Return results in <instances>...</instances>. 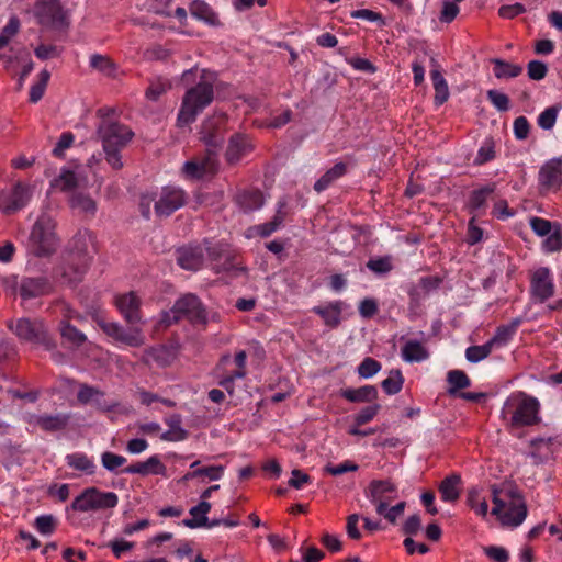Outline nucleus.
I'll return each instance as SVG.
<instances>
[{
  "instance_id": "6ab92c4d",
  "label": "nucleus",
  "mask_w": 562,
  "mask_h": 562,
  "mask_svg": "<svg viewBox=\"0 0 562 562\" xmlns=\"http://www.w3.org/2000/svg\"><path fill=\"white\" fill-rule=\"evenodd\" d=\"M53 286L46 277L24 278L20 283V295L24 299H33L46 295Z\"/></svg>"
},
{
  "instance_id": "1a4fd4ad",
  "label": "nucleus",
  "mask_w": 562,
  "mask_h": 562,
  "mask_svg": "<svg viewBox=\"0 0 562 562\" xmlns=\"http://www.w3.org/2000/svg\"><path fill=\"white\" fill-rule=\"evenodd\" d=\"M9 327L22 341L43 345L47 349L54 347L47 328L41 319L19 318L15 323L11 322Z\"/></svg>"
},
{
  "instance_id": "58836bf2",
  "label": "nucleus",
  "mask_w": 562,
  "mask_h": 562,
  "mask_svg": "<svg viewBox=\"0 0 562 562\" xmlns=\"http://www.w3.org/2000/svg\"><path fill=\"white\" fill-rule=\"evenodd\" d=\"M449 384L448 394L456 395L458 391L467 389L471 385L469 376L461 370H451L447 374Z\"/></svg>"
},
{
  "instance_id": "338daca9",
  "label": "nucleus",
  "mask_w": 562,
  "mask_h": 562,
  "mask_svg": "<svg viewBox=\"0 0 562 562\" xmlns=\"http://www.w3.org/2000/svg\"><path fill=\"white\" fill-rule=\"evenodd\" d=\"M183 175L189 179H202L206 177L202 171V168L194 159L187 161L182 167Z\"/></svg>"
},
{
  "instance_id": "864d4df0",
  "label": "nucleus",
  "mask_w": 562,
  "mask_h": 562,
  "mask_svg": "<svg viewBox=\"0 0 562 562\" xmlns=\"http://www.w3.org/2000/svg\"><path fill=\"white\" fill-rule=\"evenodd\" d=\"M126 458L110 451H105L101 454V463L104 469L110 472H114L120 467L126 463Z\"/></svg>"
},
{
  "instance_id": "b1692460",
  "label": "nucleus",
  "mask_w": 562,
  "mask_h": 562,
  "mask_svg": "<svg viewBox=\"0 0 562 562\" xmlns=\"http://www.w3.org/2000/svg\"><path fill=\"white\" fill-rule=\"evenodd\" d=\"M68 204L71 210L85 216L92 217L97 212L95 201L85 190H79L68 195Z\"/></svg>"
},
{
  "instance_id": "f704fd0d",
  "label": "nucleus",
  "mask_w": 562,
  "mask_h": 562,
  "mask_svg": "<svg viewBox=\"0 0 562 562\" xmlns=\"http://www.w3.org/2000/svg\"><path fill=\"white\" fill-rule=\"evenodd\" d=\"M68 467L86 474H93L95 464L86 453L75 452L66 456Z\"/></svg>"
},
{
  "instance_id": "c03bdc74",
  "label": "nucleus",
  "mask_w": 562,
  "mask_h": 562,
  "mask_svg": "<svg viewBox=\"0 0 562 562\" xmlns=\"http://www.w3.org/2000/svg\"><path fill=\"white\" fill-rule=\"evenodd\" d=\"M404 383V378L400 370H392L390 375L382 381L381 385L384 392L389 395L397 394Z\"/></svg>"
},
{
  "instance_id": "09e8293b",
  "label": "nucleus",
  "mask_w": 562,
  "mask_h": 562,
  "mask_svg": "<svg viewBox=\"0 0 562 562\" xmlns=\"http://www.w3.org/2000/svg\"><path fill=\"white\" fill-rule=\"evenodd\" d=\"M170 88L171 85L168 80L158 78L150 82L149 87L146 89L145 95L150 101H157Z\"/></svg>"
},
{
  "instance_id": "2f4dec72",
  "label": "nucleus",
  "mask_w": 562,
  "mask_h": 562,
  "mask_svg": "<svg viewBox=\"0 0 562 562\" xmlns=\"http://www.w3.org/2000/svg\"><path fill=\"white\" fill-rule=\"evenodd\" d=\"M347 165L345 162H337L334 167L327 170L315 183L314 190L323 192L328 189L336 180L347 173Z\"/></svg>"
},
{
  "instance_id": "e2e57ef3",
  "label": "nucleus",
  "mask_w": 562,
  "mask_h": 562,
  "mask_svg": "<svg viewBox=\"0 0 562 562\" xmlns=\"http://www.w3.org/2000/svg\"><path fill=\"white\" fill-rule=\"evenodd\" d=\"M494 143L491 139H486L480 147L477 155L474 159L476 165H483L494 158Z\"/></svg>"
},
{
  "instance_id": "7ed1b4c3",
  "label": "nucleus",
  "mask_w": 562,
  "mask_h": 562,
  "mask_svg": "<svg viewBox=\"0 0 562 562\" xmlns=\"http://www.w3.org/2000/svg\"><path fill=\"white\" fill-rule=\"evenodd\" d=\"M539 408L537 398L524 392H515L504 402L501 416L507 426L521 428L536 425L540 420Z\"/></svg>"
},
{
  "instance_id": "423d86ee",
  "label": "nucleus",
  "mask_w": 562,
  "mask_h": 562,
  "mask_svg": "<svg viewBox=\"0 0 562 562\" xmlns=\"http://www.w3.org/2000/svg\"><path fill=\"white\" fill-rule=\"evenodd\" d=\"M56 223L54 218L43 213L34 223L27 248L36 257H50L59 247V238L55 232Z\"/></svg>"
},
{
  "instance_id": "f257e3e1",
  "label": "nucleus",
  "mask_w": 562,
  "mask_h": 562,
  "mask_svg": "<svg viewBox=\"0 0 562 562\" xmlns=\"http://www.w3.org/2000/svg\"><path fill=\"white\" fill-rule=\"evenodd\" d=\"M216 76L206 69L201 70L200 81L188 89L182 98L178 113V124L188 125L195 121L196 116L209 106L214 99V83Z\"/></svg>"
},
{
  "instance_id": "4be33fe9",
  "label": "nucleus",
  "mask_w": 562,
  "mask_h": 562,
  "mask_svg": "<svg viewBox=\"0 0 562 562\" xmlns=\"http://www.w3.org/2000/svg\"><path fill=\"white\" fill-rule=\"evenodd\" d=\"M87 260H77L75 257L65 258L64 265L60 267V276L64 283L75 284L82 279L86 272Z\"/></svg>"
},
{
  "instance_id": "f8f14e48",
  "label": "nucleus",
  "mask_w": 562,
  "mask_h": 562,
  "mask_svg": "<svg viewBox=\"0 0 562 562\" xmlns=\"http://www.w3.org/2000/svg\"><path fill=\"white\" fill-rule=\"evenodd\" d=\"M32 196L29 184L16 182L10 190L0 193V210L5 214L23 209Z\"/></svg>"
},
{
  "instance_id": "5fc2aeb1",
  "label": "nucleus",
  "mask_w": 562,
  "mask_h": 562,
  "mask_svg": "<svg viewBox=\"0 0 562 562\" xmlns=\"http://www.w3.org/2000/svg\"><path fill=\"white\" fill-rule=\"evenodd\" d=\"M381 370V363L373 358L367 357L359 364L357 372L361 378L368 379Z\"/></svg>"
},
{
  "instance_id": "69168bd1",
  "label": "nucleus",
  "mask_w": 562,
  "mask_h": 562,
  "mask_svg": "<svg viewBox=\"0 0 562 562\" xmlns=\"http://www.w3.org/2000/svg\"><path fill=\"white\" fill-rule=\"evenodd\" d=\"M75 140V136L70 132H65L60 135L56 146L53 149V155L56 157H64V153L66 149L71 147L72 143Z\"/></svg>"
},
{
  "instance_id": "bf43d9fd",
  "label": "nucleus",
  "mask_w": 562,
  "mask_h": 562,
  "mask_svg": "<svg viewBox=\"0 0 562 562\" xmlns=\"http://www.w3.org/2000/svg\"><path fill=\"white\" fill-rule=\"evenodd\" d=\"M486 95L498 111L505 112L509 110V98L505 93L492 89L486 92Z\"/></svg>"
},
{
  "instance_id": "4c0bfd02",
  "label": "nucleus",
  "mask_w": 562,
  "mask_h": 562,
  "mask_svg": "<svg viewBox=\"0 0 562 562\" xmlns=\"http://www.w3.org/2000/svg\"><path fill=\"white\" fill-rule=\"evenodd\" d=\"M115 340L130 347H142L145 344V336L138 327L124 328L122 326Z\"/></svg>"
},
{
  "instance_id": "4468645a",
  "label": "nucleus",
  "mask_w": 562,
  "mask_h": 562,
  "mask_svg": "<svg viewBox=\"0 0 562 562\" xmlns=\"http://www.w3.org/2000/svg\"><path fill=\"white\" fill-rule=\"evenodd\" d=\"M530 291L536 302L543 303L554 294L551 271L547 267L536 269L530 280Z\"/></svg>"
},
{
  "instance_id": "f03ea898",
  "label": "nucleus",
  "mask_w": 562,
  "mask_h": 562,
  "mask_svg": "<svg viewBox=\"0 0 562 562\" xmlns=\"http://www.w3.org/2000/svg\"><path fill=\"white\" fill-rule=\"evenodd\" d=\"M108 164L115 170L123 167L121 150L132 140V130L113 120H103L97 130Z\"/></svg>"
},
{
  "instance_id": "a19ab883",
  "label": "nucleus",
  "mask_w": 562,
  "mask_h": 562,
  "mask_svg": "<svg viewBox=\"0 0 562 562\" xmlns=\"http://www.w3.org/2000/svg\"><path fill=\"white\" fill-rule=\"evenodd\" d=\"M520 318H515L508 325L499 326L494 335L488 341L492 342V346L495 345H505L507 344L512 337L515 335L518 326L520 325Z\"/></svg>"
},
{
  "instance_id": "72a5a7b5",
  "label": "nucleus",
  "mask_w": 562,
  "mask_h": 562,
  "mask_svg": "<svg viewBox=\"0 0 562 562\" xmlns=\"http://www.w3.org/2000/svg\"><path fill=\"white\" fill-rule=\"evenodd\" d=\"M236 202L244 212H251L263 205V195L260 191H245L237 195Z\"/></svg>"
},
{
  "instance_id": "a211bd4d",
  "label": "nucleus",
  "mask_w": 562,
  "mask_h": 562,
  "mask_svg": "<svg viewBox=\"0 0 562 562\" xmlns=\"http://www.w3.org/2000/svg\"><path fill=\"white\" fill-rule=\"evenodd\" d=\"M140 304L139 296L133 291L115 297L116 307L124 319L131 325L142 323Z\"/></svg>"
},
{
  "instance_id": "8fccbe9b",
  "label": "nucleus",
  "mask_w": 562,
  "mask_h": 562,
  "mask_svg": "<svg viewBox=\"0 0 562 562\" xmlns=\"http://www.w3.org/2000/svg\"><path fill=\"white\" fill-rule=\"evenodd\" d=\"M90 66L106 76H113L115 72L114 63L103 55H92L90 57Z\"/></svg>"
},
{
  "instance_id": "0e129e2a",
  "label": "nucleus",
  "mask_w": 562,
  "mask_h": 562,
  "mask_svg": "<svg viewBox=\"0 0 562 562\" xmlns=\"http://www.w3.org/2000/svg\"><path fill=\"white\" fill-rule=\"evenodd\" d=\"M233 361L236 366L235 370L229 371L231 373H233V378L244 379L247 375V368H246L247 353H246V351L245 350L237 351Z\"/></svg>"
},
{
  "instance_id": "412c9836",
  "label": "nucleus",
  "mask_w": 562,
  "mask_h": 562,
  "mask_svg": "<svg viewBox=\"0 0 562 562\" xmlns=\"http://www.w3.org/2000/svg\"><path fill=\"white\" fill-rule=\"evenodd\" d=\"M344 302L334 301L325 305L313 307V312L322 317L324 324L329 328H336L341 323V312L344 310Z\"/></svg>"
},
{
  "instance_id": "9b49d317",
  "label": "nucleus",
  "mask_w": 562,
  "mask_h": 562,
  "mask_svg": "<svg viewBox=\"0 0 562 562\" xmlns=\"http://www.w3.org/2000/svg\"><path fill=\"white\" fill-rule=\"evenodd\" d=\"M205 251L211 259H217L218 252L215 248L198 245L179 248L177 250V262L186 270L196 271L203 266Z\"/></svg>"
},
{
  "instance_id": "052dcab7",
  "label": "nucleus",
  "mask_w": 562,
  "mask_h": 562,
  "mask_svg": "<svg viewBox=\"0 0 562 562\" xmlns=\"http://www.w3.org/2000/svg\"><path fill=\"white\" fill-rule=\"evenodd\" d=\"M380 408H381L380 404H373V405L362 408L355 416V424L357 426H362V425L371 422L378 415Z\"/></svg>"
},
{
  "instance_id": "603ef678",
  "label": "nucleus",
  "mask_w": 562,
  "mask_h": 562,
  "mask_svg": "<svg viewBox=\"0 0 562 562\" xmlns=\"http://www.w3.org/2000/svg\"><path fill=\"white\" fill-rule=\"evenodd\" d=\"M170 56H171V50L168 47L162 46L160 44H154V45L147 47L143 52V57L146 60H150V61H154V60L164 61V60H167Z\"/></svg>"
},
{
  "instance_id": "3c124183",
  "label": "nucleus",
  "mask_w": 562,
  "mask_h": 562,
  "mask_svg": "<svg viewBox=\"0 0 562 562\" xmlns=\"http://www.w3.org/2000/svg\"><path fill=\"white\" fill-rule=\"evenodd\" d=\"M494 192L493 186H486L484 188H481L479 190H475L471 193L470 200H469V206L473 210H480L485 205V202L487 200V196Z\"/></svg>"
},
{
  "instance_id": "13d9d810",
  "label": "nucleus",
  "mask_w": 562,
  "mask_h": 562,
  "mask_svg": "<svg viewBox=\"0 0 562 562\" xmlns=\"http://www.w3.org/2000/svg\"><path fill=\"white\" fill-rule=\"evenodd\" d=\"M367 267L372 272L379 273V274L387 273L393 268L391 257H389V256L370 259L367 262Z\"/></svg>"
},
{
  "instance_id": "bb28decb",
  "label": "nucleus",
  "mask_w": 562,
  "mask_h": 562,
  "mask_svg": "<svg viewBox=\"0 0 562 562\" xmlns=\"http://www.w3.org/2000/svg\"><path fill=\"white\" fill-rule=\"evenodd\" d=\"M401 356L404 361L409 363L427 360L429 351L426 347V340L408 339L402 347Z\"/></svg>"
},
{
  "instance_id": "ddd939ff",
  "label": "nucleus",
  "mask_w": 562,
  "mask_h": 562,
  "mask_svg": "<svg viewBox=\"0 0 562 562\" xmlns=\"http://www.w3.org/2000/svg\"><path fill=\"white\" fill-rule=\"evenodd\" d=\"M35 11L42 25L56 29L66 25V16L58 0H38Z\"/></svg>"
},
{
  "instance_id": "774afa93",
  "label": "nucleus",
  "mask_w": 562,
  "mask_h": 562,
  "mask_svg": "<svg viewBox=\"0 0 562 562\" xmlns=\"http://www.w3.org/2000/svg\"><path fill=\"white\" fill-rule=\"evenodd\" d=\"M484 553L495 562H507L509 554L503 547L490 546L483 548Z\"/></svg>"
},
{
  "instance_id": "2eb2a0df",
  "label": "nucleus",
  "mask_w": 562,
  "mask_h": 562,
  "mask_svg": "<svg viewBox=\"0 0 562 562\" xmlns=\"http://www.w3.org/2000/svg\"><path fill=\"white\" fill-rule=\"evenodd\" d=\"M226 116L216 114L206 119L201 128V139L206 147L220 148L224 142Z\"/></svg>"
},
{
  "instance_id": "dca6fc26",
  "label": "nucleus",
  "mask_w": 562,
  "mask_h": 562,
  "mask_svg": "<svg viewBox=\"0 0 562 562\" xmlns=\"http://www.w3.org/2000/svg\"><path fill=\"white\" fill-rule=\"evenodd\" d=\"M539 186L544 191H557L562 186V157L552 158L539 170Z\"/></svg>"
},
{
  "instance_id": "9d476101",
  "label": "nucleus",
  "mask_w": 562,
  "mask_h": 562,
  "mask_svg": "<svg viewBox=\"0 0 562 562\" xmlns=\"http://www.w3.org/2000/svg\"><path fill=\"white\" fill-rule=\"evenodd\" d=\"M366 497L375 505L378 514H382L397 497V487L390 480H373L364 490Z\"/></svg>"
},
{
  "instance_id": "39448f33",
  "label": "nucleus",
  "mask_w": 562,
  "mask_h": 562,
  "mask_svg": "<svg viewBox=\"0 0 562 562\" xmlns=\"http://www.w3.org/2000/svg\"><path fill=\"white\" fill-rule=\"evenodd\" d=\"M186 192L176 187H164L157 193L142 194L139 211L146 220L150 217V206L154 203V211L158 217H167L182 207L186 203Z\"/></svg>"
},
{
  "instance_id": "473e14b6",
  "label": "nucleus",
  "mask_w": 562,
  "mask_h": 562,
  "mask_svg": "<svg viewBox=\"0 0 562 562\" xmlns=\"http://www.w3.org/2000/svg\"><path fill=\"white\" fill-rule=\"evenodd\" d=\"M211 510V503L207 501H201L196 506L190 509L192 518L184 519L183 525L189 528H201L207 522V513Z\"/></svg>"
},
{
  "instance_id": "393cba45",
  "label": "nucleus",
  "mask_w": 562,
  "mask_h": 562,
  "mask_svg": "<svg viewBox=\"0 0 562 562\" xmlns=\"http://www.w3.org/2000/svg\"><path fill=\"white\" fill-rule=\"evenodd\" d=\"M124 473L127 474H140V475H149V474H166V465L160 461L158 456H151L144 462H137L126 467L123 470Z\"/></svg>"
},
{
  "instance_id": "6e6d98bb",
  "label": "nucleus",
  "mask_w": 562,
  "mask_h": 562,
  "mask_svg": "<svg viewBox=\"0 0 562 562\" xmlns=\"http://www.w3.org/2000/svg\"><path fill=\"white\" fill-rule=\"evenodd\" d=\"M56 519L52 515H42L35 519L34 526L43 536L52 535L56 529Z\"/></svg>"
},
{
  "instance_id": "0eeeda50",
  "label": "nucleus",
  "mask_w": 562,
  "mask_h": 562,
  "mask_svg": "<svg viewBox=\"0 0 562 562\" xmlns=\"http://www.w3.org/2000/svg\"><path fill=\"white\" fill-rule=\"evenodd\" d=\"M181 318H186L192 324H206L205 307L196 295L188 293L179 297L170 311L161 314L159 325L168 327Z\"/></svg>"
},
{
  "instance_id": "680f3d73",
  "label": "nucleus",
  "mask_w": 562,
  "mask_h": 562,
  "mask_svg": "<svg viewBox=\"0 0 562 562\" xmlns=\"http://www.w3.org/2000/svg\"><path fill=\"white\" fill-rule=\"evenodd\" d=\"M528 77L531 80H541L547 76L548 67L540 60H531L527 65Z\"/></svg>"
},
{
  "instance_id": "cd10ccee",
  "label": "nucleus",
  "mask_w": 562,
  "mask_h": 562,
  "mask_svg": "<svg viewBox=\"0 0 562 562\" xmlns=\"http://www.w3.org/2000/svg\"><path fill=\"white\" fill-rule=\"evenodd\" d=\"M250 149L251 145L245 135L232 136L225 154L227 162L231 165L238 162Z\"/></svg>"
},
{
  "instance_id": "ea45409f",
  "label": "nucleus",
  "mask_w": 562,
  "mask_h": 562,
  "mask_svg": "<svg viewBox=\"0 0 562 562\" xmlns=\"http://www.w3.org/2000/svg\"><path fill=\"white\" fill-rule=\"evenodd\" d=\"M494 75L498 79H509L519 76L522 72V67L516 64H510L502 59H494Z\"/></svg>"
},
{
  "instance_id": "e433bc0d",
  "label": "nucleus",
  "mask_w": 562,
  "mask_h": 562,
  "mask_svg": "<svg viewBox=\"0 0 562 562\" xmlns=\"http://www.w3.org/2000/svg\"><path fill=\"white\" fill-rule=\"evenodd\" d=\"M430 75L435 89V104L442 105L449 98L448 83L439 70H431Z\"/></svg>"
},
{
  "instance_id": "4d7b16f0",
  "label": "nucleus",
  "mask_w": 562,
  "mask_h": 562,
  "mask_svg": "<svg viewBox=\"0 0 562 562\" xmlns=\"http://www.w3.org/2000/svg\"><path fill=\"white\" fill-rule=\"evenodd\" d=\"M559 110L555 106L547 108L544 111H542L537 120L538 125L542 130H551L553 128L557 117H558Z\"/></svg>"
},
{
  "instance_id": "de8ad7c7",
  "label": "nucleus",
  "mask_w": 562,
  "mask_h": 562,
  "mask_svg": "<svg viewBox=\"0 0 562 562\" xmlns=\"http://www.w3.org/2000/svg\"><path fill=\"white\" fill-rule=\"evenodd\" d=\"M469 506L481 517H486L488 513V505L485 498H481L480 491L472 488L468 493Z\"/></svg>"
},
{
  "instance_id": "f3484780",
  "label": "nucleus",
  "mask_w": 562,
  "mask_h": 562,
  "mask_svg": "<svg viewBox=\"0 0 562 562\" xmlns=\"http://www.w3.org/2000/svg\"><path fill=\"white\" fill-rule=\"evenodd\" d=\"M52 186L70 195L72 192L86 190L88 179L81 170L61 169L59 176L53 180Z\"/></svg>"
},
{
  "instance_id": "7c9ffc66",
  "label": "nucleus",
  "mask_w": 562,
  "mask_h": 562,
  "mask_svg": "<svg viewBox=\"0 0 562 562\" xmlns=\"http://www.w3.org/2000/svg\"><path fill=\"white\" fill-rule=\"evenodd\" d=\"M169 429L161 434L164 441H182L188 437V431L182 428V418L178 414H173L165 419Z\"/></svg>"
},
{
  "instance_id": "5701e85b",
  "label": "nucleus",
  "mask_w": 562,
  "mask_h": 562,
  "mask_svg": "<svg viewBox=\"0 0 562 562\" xmlns=\"http://www.w3.org/2000/svg\"><path fill=\"white\" fill-rule=\"evenodd\" d=\"M77 398L81 404L92 403L98 409L104 412H109L115 406V404L104 401V393L102 391L87 384L80 386Z\"/></svg>"
},
{
  "instance_id": "c85d7f7f",
  "label": "nucleus",
  "mask_w": 562,
  "mask_h": 562,
  "mask_svg": "<svg viewBox=\"0 0 562 562\" xmlns=\"http://www.w3.org/2000/svg\"><path fill=\"white\" fill-rule=\"evenodd\" d=\"M461 476L452 473L445 477L439 484V493L443 502L454 503L461 494Z\"/></svg>"
},
{
  "instance_id": "a878e982",
  "label": "nucleus",
  "mask_w": 562,
  "mask_h": 562,
  "mask_svg": "<svg viewBox=\"0 0 562 562\" xmlns=\"http://www.w3.org/2000/svg\"><path fill=\"white\" fill-rule=\"evenodd\" d=\"M93 235L88 229L78 231L70 243V257L77 260H87L89 249L93 247Z\"/></svg>"
},
{
  "instance_id": "49530a36",
  "label": "nucleus",
  "mask_w": 562,
  "mask_h": 562,
  "mask_svg": "<svg viewBox=\"0 0 562 562\" xmlns=\"http://www.w3.org/2000/svg\"><path fill=\"white\" fill-rule=\"evenodd\" d=\"M493 350L492 342L487 341L481 346H471L465 350V358L472 363H477L487 358Z\"/></svg>"
},
{
  "instance_id": "aec40b11",
  "label": "nucleus",
  "mask_w": 562,
  "mask_h": 562,
  "mask_svg": "<svg viewBox=\"0 0 562 562\" xmlns=\"http://www.w3.org/2000/svg\"><path fill=\"white\" fill-rule=\"evenodd\" d=\"M69 422V416L66 414L56 415H30L27 423L32 426H37L45 431H57L64 429Z\"/></svg>"
},
{
  "instance_id": "c756f323",
  "label": "nucleus",
  "mask_w": 562,
  "mask_h": 562,
  "mask_svg": "<svg viewBox=\"0 0 562 562\" xmlns=\"http://www.w3.org/2000/svg\"><path fill=\"white\" fill-rule=\"evenodd\" d=\"M341 396L352 403H367L378 398V390L373 385H364L358 389L341 390Z\"/></svg>"
},
{
  "instance_id": "a18cd8bd",
  "label": "nucleus",
  "mask_w": 562,
  "mask_h": 562,
  "mask_svg": "<svg viewBox=\"0 0 562 562\" xmlns=\"http://www.w3.org/2000/svg\"><path fill=\"white\" fill-rule=\"evenodd\" d=\"M190 12L194 18L207 23H214L216 19L215 13L212 11L210 5L200 0H195L191 3Z\"/></svg>"
},
{
  "instance_id": "79ce46f5",
  "label": "nucleus",
  "mask_w": 562,
  "mask_h": 562,
  "mask_svg": "<svg viewBox=\"0 0 562 562\" xmlns=\"http://www.w3.org/2000/svg\"><path fill=\"white\" fill-rule=\"evenodd\" d=\"M217 149L207 147L204 156L195 158L206 177L215 175L218 170Z\"/></svg>"
},
{
  "instance_id": "c9c22d12",
  "label": "nucleus",
  "mask_w": 562,
  "mask_h": 562,
  "mask_svg": "<svg viewBox=\"0 0 562 562\" xmlns=\"http://www.w3.org/2000/svg\"><path fill=\"white\" fill-rule=\"evenodd\" d=\"M232 358L228 353L221 357L216 370L222 375L218 384L224 387L229 394L234 393V381L237 378H233V373L227 370V366L231 363Z\"/></svg>"
},
{
  "instance_id": "6e6552de",
  "label": "nucleus",
  "mask_w": 562,
  "mask_h": 562,
  "mask_svg": "<svg viewBox=\"0 0 562 562\" xmlns=\"http://www.w3.org/2000/svg\"><path fill=\"white\" fill-rule=\"evenodd\" d=\"M119 503V497L113 492H103L95 487H88L79 494L71 503V508L76 512H91L114 508Z\"/></svg>"
},
{
  "instance_id": "37998d69",
  "label": "nucleus",
  "mask_w": 562,
  "mask_h": 562,
  "mask_svg": "<svg viewBox=\"0 0 562 562\" xmlns=\"http://www.w3.org/2000/svg\"><path fill=\"white\" fill-rule=\"evenodd\" d=\"M59 330L61 338L74 347H80L87 340L83 333L67 322L60 323Z\"/></svg>"
},
{
  "instance_id": "20e7f679",
  "label": "nucleus",
  "mask_w": 562,
  "mask_h": 562,
  "mask_svg": "<svg viewBox=\"0 0 562 562\" xmlns=\"http://www.w3.org/2000/svg\"><path fill=\"white\" fill-rule=\"evenodd\" d=\"M492 515L504 526L517 527L527 517V506L524 497L513 488L497 490L492 487Z\"/></svg>"
}]
</instances>
